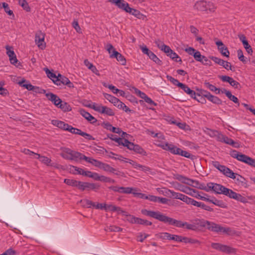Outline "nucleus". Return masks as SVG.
I'll use <instances>...</instances> for the list:
<instances>
[{"label":"nucleus","mask_w":255,"mask_h":255,"mask_svg":"<svg viewBox=\"0 0 255 255\" xmlns=\"http://www.w3.org/2000/svg\"><path fill=\"white\" fill-rule=\"evenodd\" d=\"M142 214L153 218L165 224H168L169 225L174 226L178 228H184L187 230L196 231L197 227L195 225L189 224L186 222H182L180 220H177L173 218L166 216L165 215L157 211H150L146 209H142L141 210Z\"/></svg>","instance_id":"f257e3e1"},{"label":"nucleus","mask_w":255,"mask_h":255,"mask_svg":"<svg viewBox=\"0 0 255 255\" xmlns=\"http://www.w3.org/2000/svg\"><path fill=\"white\" fill-rule=\"evenodd\" d=\"M212 165L226 176L233 179H236L237 181L236 183L238 185L243 186L246 185V179L244 177L236 173H234L226 166L221 165L219 162L217 161H212Z\"/></svg>","instance_id":"f03ea898"},{"label":"nucleus","mask_w":255,"mask_h":255,"mask_svg":"<svg viewBox=\"0 0 255 255\" xmlns=\"http://www.w3.org/2000/svg\"><path fill=\"white\" fill-rule=\"evenodd\" d=\"M207 229L210 232L218 234H226L227 235H234L236 234L235 230L230 227H224L214 222L208 221Z\"/></svg>","instance_id":"7ed1b4c3"},{"label":"nucleus","mask_w":255,"mask_h":255,"mask_svg":"<svg viewBox=\"0 0 255 255\" xmlns=\"http://www.w3.org/2000/svg\"><path fill=\"white\" fill-rule=\"evenodd\" d=\"M61 156L64 159L70 160H74L78 161L83 160L84 154L82 153L74 151L69 148H65L63 153L61 154Z\"/></svg>","instance_id":"20e7f679"},{"label":"nucleus","mask_w":255,"mask_h":255,"mask_svg":"<svg viewBox=\"0 0 255 255\" xmlns=\"http://www.w3.org/2000/svg\"><path fill=\"white\" fill-rule=\"evenodd\" d=\"M230 155L240 161H242L255 167V159H253L245 154L237 151L236 150H233L231 151Z\"/></svg>","instance_id":"39448f33"},{"label":"nucleus","mask_w":255,"mask_h":255,"mask_svg":"<svg viewBox=\"0 0 255 255\" xmlns=\"http://www.w3.org/2000/svg\"><path fill=\"white\" fill-rule=\"evenodd\" d=\"M211 247L214 249L228 254H235L237 252L236 249L220 243H212Z\"/></svg>","instance_id":"423d86ee"},{"label":"nucleus","mask_w":255,"mask_h":255,"mask_svg":"<svg viewBox=\"0 0 255 255\" xmlns=\"http://www.w3.org/2000/svg\"><path fill=\"white\" fill-rule=\"evenodd\" d=\"M93 109L100 113L106 114L109 116H113L115 115V112L114 111L107 106H104L100 105H94L93 106Z\"/></svg>","instance_id":"0eeeda50"},{"label":"nucleus","mask_w":255,"mask_h":255,"mask_svg":"<svg viewBox=\"0 0 255 255\" xmlns=\"http://www.w3.org/2000/svg\"><path fill=\"white\" fill-rule=\"evenodd\" d=\"M219 78L223 81L228 82L230 85L235 89L240 90L242 88L241 84L235 80L233 78L230 77L228 76H219Z\"/></svg>","instance_id":"6e6552de"},{"label":"nucleus","mask_w":255,"mask_h":255,"mask_svg":"<svg viewBox=\"0 0 255 255\" xmlns=\"http://www.w3.org/2000/svg\"><path fill=\"white\" fill-rule=\"evenodd\" d=\"M218 141L232 145L235 148H239L240 146L238 142L234 141L232 139L222 133L218 136Z\"/></svg>","instance_id":"1a4fd4ad"},{"label":"nucleus","mask_w":255,"mask_h":255,"mask_svg":"<svg viewBox=\"0 0 255 255\" xmlns=\"http://www.w3.org/2000/svg\"><path fill=\"white\" fill-rule=\"evenodd\" d=\"M159 146L161 147L163 149L169 151L171 153L174 154H179L180 148L177 147L172 144L165 143V144H159Z\"/></svg>","instance_id":"9d476101"},{"label":"nucleus","mask_w":255,"mask_h":255,"mask_svg":"<svg viewBox=\"0 0 255 255\" xmlns=\"http://www.w3.org/2000/svg\"><path fill=\"white\" fill-rule=\"evenodd\" d=\"M179 190L197 199H200V197H201V195L199 194V192L197 190L191 188L188 186H182Z\"/></svg>","instance_id":"9b49d317"},{"label":"nucleus","mask_w":255,"mask_h":255,"mask_svg":"<svg viewBox=\"0 0 255 255\" xmlns=\"http://www.w3.org/2000/svg\"><path fill=\"white\" fill-rule=\"evenodd\" d=\"M45 37V34L41 32V31H39L38 33H37L35 35V41L38 47L41 49H43L46 47V44L44 41Z\"/></svg>","instance_id":"f8f14e48"},{"label":"nucleus","mask_w":255,"mask_h":255,"mask_svg":"<svg viewBox=\"0 0 255 255\" xmlns=\"http://www.w3.org/2000/svg\"><path fill=\"white\" fill-rule=\"evenodd\" d=\"M210 58L216 63L222 66L224 68H225L227 70H232V66L231 64V63L228 61H224V60H222L219 58L214 57V56H211L210 57Z\"/></svg>","instance_id":"ddd939ff"},{"label":"nucleus","mask_w":255,"mask_h":255,"mask_svg":"<svg viewBox=\"0 0 255 255\" xmlns=\"http://www.w3.org/2000/svg\"><path fill=\"white\" fill-rule=\"evenodd\" d=\"M108 1L113 3H115L119 8L127 12L128 8H129L128 3L124 0H108Z\"/></svg>","instance_id":"4468645a"},{"label":"nucleus","mask_w":255,"mask_h":255,"mask_svg":"<svg viewBox=\"0 0 255 255\" xmlns=\"http://www.w3.org/2000/svg\"><path fill=\"white\" fill-rule=\"evenodd\" d=\"M46 98L51 101L56 107L58 108L60 104L61 103V99L56 95L52 93H48L45 95Z\"/></svg>","instance_id":"2eb2a0df"},{"label":"nucleus","mask_w":255,"mask_h":255,"mask_svg":"<svg viewBox=\"0 0 255 255\" xmlns=\"http://www.w3.org/2000/svg\"><path fill=\"white\" fill-rule=\"evenodd\" d=\"M175 176V179L178 180V181L181 182L182 183L187 184L188 185L192 186L194 180L193 179H190L187 178L183 175L180 174H176Z\"/></svg>","instance_id":"dca6fc26"},{"label":"nucleus","mask_w":255,"mask_h":255,"mask_svg":"<svg viewBox=\"0 0 255 255\" xmlns=\"http://www.w3.org/2000/svg\"><path fill=\"white\" fill-rule=\"evenodd\" d=\"M80 114L84 117L87 121L91 122L92 124L96 123L97 120L89 113L86 112L84 109H80L79 110Z\"/></svg>","instance_id":"f3484780"},{"label":"nucleus","mask_w":255,"mask_h":255,"mask_svg":"<svg viewBox=\"0 0 255 255\" xmlns=\"http://www.w3.org/2000/svg\"><path fill=\"white\" fill-rule=\"evenodd\" d=\"M110 57L112 58H116L123 65L126 64V60L124 56L117 51H114V53L110 55Z\"/></svg>","instance_id":"a211bd4d"},{"label":"nucleus","mask_w":255,"mask_h":255,"mask_svg":"<svg viewBox=\"0 0 255 255\" xmlns=\"http://www.w3.org/2000/svg\"><path fill=\"white\" fill-rule=\"evenodd\" d=\"M127 12H128L135 17L139 19H144L145 16L142 14L138 10L131 8H128V10Z\"/></svg>","instance_id":"6ab92c4d"},{"label":"nucleus","mask_w":255,"mask_h":255,"mask_svg":"<svg viewBox=\"0 0 255 255\" xmlns=\"http://www.w3.org/2000/svg\"><path fill=\"white\" fill-rule=\"evenodd\" d=\"M204 132L211 137H216L218 141V136L221 134V132L216 130L211 129L209 128H206Z\"/></svg>","instance_id":"aec40b11"},{"label":"nucleus","mask_w":255,"mask_h":255,"mask_svg":"<svg viewBox=\"0 0 255 255\" xmlns=\"http://www.w3.org/2000/svg\"><path fill=\"white\" fill-rule=\"evenodd\" d=\"M83 160H85L86 162L92 164L93 165L95 166V167H97L100 168L101 166V165L102 163V162L100 161L99 160H97L95 159H94L91 157H89L84 155L83 156Z\"/></svg>","instance_id":"412c9836"},{"label":"nucleus","mask_w":255,"mask_h":255,"mask_svg":"<svg viewBox=\"0 0 255 255\" xmlns=\"http://www.w3.org/2000/svg\"><path fill=\"white\" fill-rule=\"evenodd\" d=\"M206 1L199 0L197 1L194 5V9L200 11L206 10Z\"/></svg>","instance_id":"4be33fe9"},{"label":"nucleus","mask_w":255,"mask_h":255,"mask_svg":"<svg viewBox=\"0 0 255 255\" xmlns=\"http://www.w3.org/2000/svg\"><path fill=\"white\" fill-rule=\"evenodd\" d=\"M208 221L204 219H196L192 221V224L195 225V227H197V230L199 227H206Z\"/></svg>","instance_id":"5701e85b"},{"label":"nucleus","mask_w":255,"mask_h":255,"mask_svg":"<svg viewBox=\"0 0 255 255\" xmlns=\"http://www.w3.org/2000/svg\"><path fill=\"white\" fill-rule=\"evenodd\" d=\"M69 79L64 76L61 75L60 74H58V79L55 80L54 84L57 85H60L61 84L63 85L66 84V82H68Z\"/></svg>","instance_id":"b1692460"},{"label":"nucleus","mask_w":255,"mask_h":255,"mask_svg":"<svg viewBox=\"0 0 255 255\" xmlns=\"http://www.w3.org/2000/svg\"><path fill=\"white\" fill-rule=\"evenodd\" d=\"M82 207L84 208H91L93 206H95V203L93 202L88 199H84L80 201Z\"/></svg>","instance_id":"393cba45"},{"label":"nucleus","mask_w":255,"mask_h":255,"mask_svg":"<svg viewBox=\"0 0 255 255\" xmlns=\"http://www.w3.org/2000/svg\"><path fill=\"white\" fill-rule=\"evenodd\" d=\"M36 158L39 159L41 162L47 165L52 166V165L50 164L51 160L47 157L44 156H41L39 154L37 153L36 154Z\"/></svg>","instance_id":"a878e982"},{"label":"nucleus","mask_w":255,"mask_h":255,"mask_svg":"<svg viewBox=\"0 0 255 255\" xmlns=\"http://www.w3.org/2000/svg\"><path fill=\"white\" fill-rule=\"evenodd\" d=\"M137 189L132 187H120V193L132 194L134 191H137Z\"/></svg>","instance_id":"bb28decb"},{"label":"nucleus","mask_w":255,"mask_h":255,"mask_svg":"<svg viewBox=\"0 0 255 255\" xmlns=\"http://www.w3.org/2000/svg\"><path fill=\"white\" fill-rule=\"evenodd\" d=\"M59 108H60L63 112H69L72 110V108L70 106L69 104L64 102L61 101V104H60Z\"/></svg>","instance_id":"cd10ccee"},{"label":"nucleus","mask_w":255,"mask_h":255,"mask_svg":"<svg viewBox=\"0 0 255 255\" xmlns=\"http://www.w3.org/2000/svg\"><path fill=\"white\" fill-rule=\"evenodd\" d=\"M209 101L212 102L213 103L217 105H221L222 103V100L218 97L214 96L212 94L209 95L207 98Z\"/></svg>","instance_id":"c85d7f7f"},{"label":"nucleus","mask_w":255,"mask_h":255,"mask_svg":"<svg viewBox=\"0 0 255 255\" xmlns=\"http://www.w3.org/2000/svg\"><path fill=\"white\" fill-rule=\"evenodd\" d=\"M103 95L107 100H108L111 103L113 104L114 106L117 104L118 100L119 99L116 97L107 93H104Z\"/></svg>","instance_id":"c756f323"},{"label":"nucleus","mask_w":255,"mask_h":255,"mask_svg":"<svg viewBox=\"0 0 255 255\" xmlns=\"http://www.w3.org/2000/svg\"><path fill=\"white\" fill-rule=\"evenodd\" d=\"M100 168L103 169L104 170L112 173H114L115 171H116V169L114 168L111 167L110 165L102 162Z\"/></svg>","instance_id":"7c9ffc66"},{"label":"nucleus","mask_w":255,"mask_h":255,"mask_svg":"<svg viewBox=\"0 0 255 255\" xmlns=\"http://www.w3.org/2000/svg\"><path fill=\"white\" fill-rule=\"evenodd\" d=\"M107 136L112 140L117 142L119 145H122L123 144L124 139L121 137H116V135L113 134H108Z\"/></svg>","instance_id":"2f4dec72"},{"label":"nucleus","mask_w":255,"mask_h":255,"mask_svg":"<svg viewBox=\"0 0 255 255\" xmlns=\"http://www.w3.org/2000/svg\"><path fill=\"white\" fill-rule=\"evenodd\" d=\"M233 199L243 203H247L248 202V199L246 197L243 196L241 194L236 192L235 193Z\"/></svg>","instance_id":"473e14b6"},{"label":"nucleus","mask_w":255,"mask_h":255,"mask_svg":"<svg viewBox=\"0 0 255 255\" xmlns=\"http://www.w3.org/2000/svg\"><path fill=\"white\" fill-rule=\"evenodd\" d=\"M148 57L152 60L153 61H154L156 64L161 65L162 64V62L161 60H160L157 56L152 51L149 53V54L148 55Z\"/></svg>","instance_id":"72a5a7b5"},{"label":"nucleus","mask_w":255,"mask_h":255,"mask_svg":"<svg viewBox=\"0 0 255 255\" xmlns=\"http://www.w3.org/2000/svg\"><path fill=\"white\" fill-rule=\"evenodd\" d=\"M226 188V187H225L221 184L216 183L214 191L216 193L218 194H223V193H224L223 191L225 190Z\"/></svg>","instance_id":"f704fd0d"},{"label":"nucleus","mask_w":255,"mask_h":255,"mask_svg":"<svg viewBox=\"0 0 255 255\" xmlns=\"http://www.w3.org/2000/svg\"><path fill=\"white\" fill-rule=\"evenodd\" d=\"M204 85L206 86V88L209 89L210 90L213 92H215L216 94H219L221 90L219 88H216L215 86L211 84L209 82H205Z\"/></svg>","instance_id":"c9c22d12"},{"label":"nucleus","mask_w":255,"mask_h":255,"mask_svg":"<svg viewBox=\"0 0 255 255\" xmlns=\"http://www.w3.org/2000/svg\"><path fill=\"white\" fill-rule=\"evenodd\" d=\"M100 187V186L96 183H91L89 182H87L86 183L85 190H96L98 189Z\"/></svg>","instance_id":"e433bc0d"},{"label":"nucleus","mask_w":255,"mask_h":255,"mask_svg":"<svg viewBox=\"0 0 255 255\" xmlns=\"http://www.w3.org/2000/svg\"><path fill=\"white\" fill-rule=\"evenodd\" d=\"M156 237L162 240H170V234L167 232L159 233L156 234Z\"/></svg>","instance_id":"4c0bfd02"},{"label":"nucleus","mask_w":255,"mask_h":255,"mask_svg":"<svg viewBox=\"0 0 255 255\" xmlns=\"http://www.w3.org/2000/svg\"><path fill=\"white\" fill-rule=\"evenodd\" d=\"M122 145L127 147L129 150H133L135 144L129 141L127 139H124Z\"/></svg>","instance_id":"58836bf2"},{"label":"nucleus","mask_w":255,"mask_h":255,"mask_svg":"<svg viewBox=\"0 0 255 255\" xmlns=\"http://www.w3.org/2000/svg\"><path fill=\"white\" fill-rule=\"evenodd\" d=\"M105 210L106 211H113V212H115V211L119 212V211L121 210V208H120L119 207H117V206H116L115 205H113L106 204Z\"/></svg>","instance_id":"ea45409f"},{"label":"nucleus","mask_w":255,"mask_h":255,"mask_svg":"<svg viewBox=\"0 0 255 255\" xmlns=\"http://www.w3.org/2000/svg\"><path fill=\"white\" fill-rule=\"evenodd\" d=\"M167 56H169L172 59L175 60L176 62L182 61L181 58L177 55V54L173 52L172 50L171 52H170V53H168Z\"/></svg>","instance_id":"a19ab883"},{"label":"nucleus","mask_w":255,"mask_h":255,"mask_svg":"<svg viewBox=\"0 0 255 255\" xmlns=\"http://www.w3.org/2000/svg\"><path fill=\"white\" fill-rule=\"evenodd\" d=\"M2 4L4 11L9 15L12 16V18H13L14 17V14H13V11L9 9L8 4L5 2H3Z\"/></svg>","instance_id":"79ce46f5"},{"label":"nucleus","mask_w":255,"mask_h":255,"mask_svg":"<svg viewBox=\"0 0 255 255\" xmlns=\"http://www.w3.org/2000/svg\"><path fill=\"white\" fill-rule=\"evenodd\" d=\"M19 4L26 11H30V8L29 6L28 3L25 0H19Z\"/></svg>","instance_id":"37998d69"},{"label":"nucleus","mask_w":255,"mask_h":255,"mask_svg":"<svg viewBox=\"0 0 255 255\" xmlns=\"http://www.w3.org/2000/svg\"><path fill=\"white\" fill-rule=\"evenodd\" d=\"M45 71L47 75V76L51 79L53 82L54 83L55 80L58 79V75L56 76L55 74L51 72L48 68L45 69Z\"/></svg>","instance_id":"c03bdc74"},{"label":"nucleus","mask_w":255,"mask_h":255,"mask_svg":"<svg viewBox=\"0 0 255 255\" xmlns=\"http://www.w3.org/2000/svg\"><path fill=\"white\" fill-rule=\"evenodd\" d=\"M133 151L137 153L142 154L143 155H146V151L139 145L135 144Z\"/></svg>","instance_id":"a18cd8bd"},{"label":"nucleus","mask_w":255,"mask_h":255,"mask_svg":"<svg viewBox=\"0 0 255 255\" xmlns=\"http://www.w3.org/2000/svg\"><path fill=\"white\" fill-rule=\"evenodd\" d=\"M223 194L229 197L230 198L233 199L235 192L231 189L226 188L225 190L223 191Z\"/></svg>","instance_id":"49530a36"},{"label":"nucleus","mask_w":255,"mask_h":255,"mask_svg":"<svg viewBox=\"0 0 255 255\" xmlns=\"http://www.w3.org/2000/svg\"><path fill=\"white\" fill-rule=\"evenodd\" d=\"M77 180L71 179H65L64 182L68 185L71 186L72 187H77Z\"/></svg>","instance_id":"de8ad7c7"},{"label":"nucleus","mask_w":255,"mask_h":255,"mask_svg":"<svg viewBox=\"0 0 255 255\" xmlns=\"http://www.w3.org/2000/svg\"><path fill=\"white\" fill-rule=\"evenodd\" d=\"M238 37L240 39V41H242L244 48L246 47L250 44L248 43V40L246 39V37L244 34H239Z\"/></svg>","instance_id":"09e8293b"},{"label":"nucleus","mask_w":255,"mask_h":255,"mask_svg":"<svg viewBox=\"0 0 255 255\" xmlns=\"http://www.w3.org/2000/svg\"><path fill=\"white\" fill-rule=\"evenodd\" d=\"M219 50L223 56H226L227 57H229V51L228 48L226 46H225V45H224L223 47H221V48H219Z\"/></svg>","instance_id":"8fccbe9b"},{"label":"nucleus","mask_w":255,"mask_h":255,"mask_svg":"<svg viewBox=\"0 0 255 255\" xmlns=\"http://www.w3.org/2000/svg\"><path fill=\"white\" fill-rule=\"evenodd\" d=\"M169 193H170L171 194V197H172V198H174L175 199H179L180 197H181L182 194H181L180 193L175 192L173 191H172V190H170L169 189H167V191H166V193L168 194Z\"/></svg>","instance_id":"3c124183"},{"label":"nucleus","mask_w":255,"mask_h":255,"mask_svg":"<svg viewBox=\"0 0 255 255\" xmlns=\"http://www.w3.org/2000/svg\"><path fill=\"white\" fill-rule=\"evenodd\" d=\"M9 61L11 64L15 65L17 67H19L21 66L20 63L18 62L15 54L13 56L9 58Z\"/></svg>","instance_id":"603ef678"},{"label":"nucleus","mask_w":255,"mask_h":255,"mask_svg":"<svg viewBox=\"0 0 255 255\" xmlns=\"http://www.w3.org/2000/svg\"><path fill=\"white\" fill-rule=\"evenodd\" d=\"M136 224L144 226H151L152 224L151 222L139 218H138Z\"/></svg>","instance_id":"864d4df0"},{"label":"nucleus","mask_w":255,"mask_h":255,"mask_svg":"<svg viewBox=\"0 0 255 255\" xmlns=\"http://www.w3.org/2000/svg\"><path fill=\"white\" fill-rule=\"evenodd\" d=\"M215 184L216 183L210 182V183H208L207 184V186H206L204 184V187H205V189H203V190L205 191H206V192H209L210 190L214 191V188H215Z\"/></svg>","instance_id":"5fc2aeb1"},{"label":"nucleus","mask_w":255,"mask_h":255,"mask_svg":"<svg viewBox=\"0 0 255 255\" xmlns=\"http://www.w3.org/2000/svg\"><path fill=\"white\" fill-rule=\"evenodd\" d=\"M206 10H209L210 11L214 12L216 9V6L214 4L210 1H206Z\"/></svg>","instance_id":"6e6d98bb"},{"label":"nucleus","mask_w":255,"mask_h":255,"mask_svg":"<svg viewBox=\"0 0 255 255\" xmlns=\"http://www.w3.org/2000/svg\"><path fill=\"white\" fill-rule=\"evenodd\" d=\"M192 186L201 190L205 189L204 187V183H200L198 181L195 180H194Z\"/></svg>","instance_id":"4d7b16f0"},{"label":"nucleus","mask_w":255,"mask_h":255,"mask_svg":"<svg viewBox=\"0 0 255 255\" xmlns=\"http://www.w3.org/2000/svg\"><path fill=\"white\" fill-rule=\"evenodd\" d=\"M72 26L74 28L76 31L79 33H82L81 29L79 25L78 21L77 19H74L72 22Z\"/></svg>","instance_id":"13d9d810"},{"label":"nucleus","mask_w":255,"mask_h":255,"mask_svg":"<svg viewBox=\"0 0 255 255\" xmlns=\"http://www.w3.org/2000/svg\"><path fill=\"white\" fill-rule=\"evenodd\" d=\"M167 79L170 81L173 84L179 87V85L182 83L179 82L178 80L173 78L171 76L167 75L166 77Z\"/></svg>","instance_id":"bf43d9fd"},{"label":"nucleus","mask_w":255,"mask_h":255,"mask_svg":"<svg viewBox=\"0 0 255 255\" xmlns=\"http://www.w3.org/2000/svg\"><path fill=\"white\" fill-rule=\"evenodd\" d=\"M138 217H136L133 215H128L127 220L131 224H136L138 220Z\"/></svg>","instance_id":"052dcab7"},{"label":"nucleus","mask_w":255,"mask_h":255,"mask_svg":"<svg viewBox=\"0 0 255 255\" xmlns=\"http://www.w3.org/2000/svg\"><path fill=\"white\" fill-rule=\"evenodd\" d=\"M134 91L135 94H136L139 97H140V98L143 99L144 100L147 96L144 93L141 92L137 88L134 89Z\"/></svg>","instance_id":"680f3d73"},{"label":"nucleus","mask_w":255,"mask_h":255,"mask_svg":"<svg viewBox=\"0 0 255 255\" xmlns=\"http://www.w3.org/2000/svg\"><path fill=\"white\" fill-rule=\"evenodd\" d=\"M214 204L223 208H225L227 207L226 204L222 200H219L216 198H215Z\"/></svg>","instance_id":"e2e57ef3"},{"label":"nucleus","mask_w":255,"mask_h":255,"mask_svg":"<svg viewBox=\"0 0 255 255\" xmlns=\"http://www.w3.org/2000/svg\"><path fill=\"white\" fill-rule=\"evenodd\" d=\"M178 155H180L182 156L188 158H191V157L193 156L192 154H191L189 152L183 150L180 148V151H179V154H178Z\"/></svg>","instance_id":"0e129e2a"},{"label":"nucleus","mask_w":255,"mask_h":255,"mask_svg":"<svg viewBox=\"0 0 255 255\" xmlns=\"http://www.w3.org/2000/svg\"><path fill=\"white\" fill-rule=\"evenodd\" d=\"M86 182L78 181L77 187L79 190L83 191L85 190Z\"/></svg>","instance_id":"69168bd1"},{"label":"nucleus","mask_w":255,"mask_h":255,"mask_svg":"<svg viewBox=\"0 0 255 255\" xmlns=\"http://www.w3.org/2000/svg\"><path fill=\"white\" fill-rule=\"evenodd\" d=\"M203 55H202L200 52L199 51H196L193 54V57L194 59L197 61H201L202 57H203Z\"/></svg>","instance_id":"338daca9"},{"label":"nucleus","mask_w":255,"mask_h":255,"mask_svg":"<svg viewBox=\"0 0 255 255\" xmlns=\"http://www.w3.org/2000/svg\"><path fill=\"white\" fill-rule=\"evenodd\" d=\"M16 254V252L15 251L13 250L11 248H10L0 255H15Z\"/></svg>","instance_id":"774afa93"}]
</instances>
